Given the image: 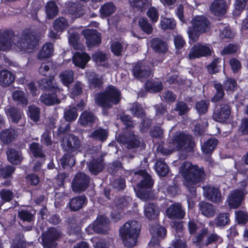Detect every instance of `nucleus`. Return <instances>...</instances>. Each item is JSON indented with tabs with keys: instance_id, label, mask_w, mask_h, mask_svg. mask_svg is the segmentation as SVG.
Here are the masks:
<instances>
[{
	"instance_id": "nucleus-1",
	"label": "nucleus",
	"mask_w": 248,
	"mask_h": 248,
	"mask_svg": "<svg viewBox=\"0 0 248 248\" xmlns=\"http://www.w3.org/2000/svg\"><path fill=\"white\" fill-rule=\"evenodd\" d=\"M38 40L36 32L30 30H24L20 36L15 35L13 31H0V50L6 51L13 49L17 52L32 49Z\"/></svg>"
},
{
	"instance_id": "nucleus-2",
	"label": "nucleus",
	"mask_w": 248,
	"mask_h": 248,
	"mask_svg": "<svg viewBox=\"0 0 248 248\" xmlns=\"http://www.w3.org/2000/svg\"><path fill=\"white\" fill-rule=\"evenodd\" d=\"M179 172L184 179V186L192 195L195 196L198 184L205 177V174L203 168L186 161L180 167Z\"/></svg>"
},
{
	"instance_id": "nucleus-3",
	"label": "nucleus",
	"mask_w": 248,
	"mask_h": 248,
	"mask_svg": "<svg viewBox=\"0 0 248 248\" xmlns=\"http://www.w3.org/2000/svg\"><path fill=\"white\" fill-rule=\"evenodd\" d=\"M194 146L191 136L179 132L169 140L167 147L164 146L161 148V152L164 155H168L177 150L191 152Z\"/></svg>"
},
{
	"instance_id": "nucleus-4",
	"label": "nucleus",
	"mask_w": 248,
	"mask_h": 248,
	"mask_svg": "<svg viewBox=\"0 0 248 248\" xmlns=\"http://www.w3.org/2000/svg\"><path fill=\"white\" fill-rule=\"evenodd\" d=\"M140 231V225L136 220L125 223L119 229L120 236L124 245L127 248L134 247L137 243Z\"/></svg>"
},
{
	"instance_id": "nucleus-5",
	"label": "nucleus",
	"mask_w": 248,
	"mask_h": 248,
	"mask_svg": "<svg viewBox=\"0 0 248 248\" xmlns=\"http://www.w3.org/2000/svg\"><path fill=\"white\" fill-rule=\"evenodd\" d=\"M120 95L119 90L114 86L110 85L106 89L105 93L96 94L95 101L98 105L102 108H110L113 105L119 102Z\"/></svg>"
},
{
	"instance_id": "nucleus-6",
	"label": "nucleus",
	"mask_w": 248,
	"mask_h": 248,
	"mask_svg": "<svg viewBox=\"0 0 248 248\" xmlns=\"http://www.w3.org/2000/svg\"><path fill=\"white\" fill-rule=\"evenodd\" d=\"M192 26L189 27L187 33L189 38L193 42L196 41L201 33H205L210 30V22L204 16H196L191 20Z\"/></svg>"
},
{
	"instance_id": "nucleus-7",
	"label": "nucleus",
	"mask_w": 248,
	"mask_h": 248,
	"mask_svg": "<svg viewBox=\"0 0 248 248\" xmlns=\"http://www.w3.org/2000/svg\"><path fill=\"white\" fill-rule=\"evenodd\" d=\"M212 47L208 44L197 43L190 49L188 58L190 60L200 58L211 55Z\"/></svg>"
},
{
	"instance_id": "nucleus-8",
	"label": "nucleus",
	"mask_w": 248,
	"mask_h": 248,
	"mask_svg": "<svg viewBox=\"0 0 248 248\" xmlns=\"http://www.w3.org/2000/svg\"><path fill=\"white\" fill-rule=\"evenodd\" d=\"M61 144L64 150L69 152L76 151L81 146V141L78 137L73 134L65 135Z\"/></svg>"
},
{
	"instance_id": "nucleus-9",
	"label": "nucleus",
	"mask_w": 248,
	"mask_h": 248,
	"mask_svg": "<svg viewBox=\"0 0 248 248\" xmlns=\"http://www.w3.org/2000/svg\"><path fill=\"white\" fill-rule=\"evenodd\" d=\"M90 183L89 177L83 172L77 173L72 183L73 190L76 192H81L86 189Z\"/></svg>"
},
{
	"instance_id": "nucleus-10",
	"label": "nucleus",
	"mask_w": 248,
	"mask_h": 248,
	"mask_svg": "<svg viewBox=\"0 0 248 248\" xmlns=\"http://www.w3.org/2000/svg\"><path fill=\"white\" fill-rule=\"evenodd\" d=\"M117 140L119 142L126 145V147L129 149L137 148L140 144L139 137L132 132L120 135L118 137Z\"/></svg>"
},
{
	"instance_id": "nucleus-11",
	"label": "nucleus",
	"mask_w": 248,
	"mask_h": 248,
	"mask_svg": "<svg viewBox=\"0 0 248 248\" xmlns=\"http://www.w3.org/2000/svg\"><path fill=\"white\" fill-rule=\"evenodd\" d=\"M246 192L240 189L233 190L229 193L226 202L231 208H236L241 204L246 195Z\"/></svg>"
},
{
	"instance_id": "nucleus-12",
	"label": "nucleus",
	"mask_w": 248,
	"mask_h": 248,
	"mask_svg": "<svg viewBox=\"0 0 248 248\" xmlns=\"http://www.w3.org/2000/svg\"><path fill=\"white\" fill-rule=\"evenodd\" d=\"M205 236H206L204 242L205 246H208L211 244L220 243L223 241L221 237L215 232L208 233L207 228H203L201 230V232L196 236L197 241L201 242Z\"/></svg>"
},
{
	"instance_id": "nucleus-13",
	"label": "nucleus",
	"mask_w": 248,
	"mask_h": 248,
	"mask_svg": "<svg viewBox=\"0 0 248 248\" xmlns=\"http://www.w3.org/2000/svg\"><path fill=\"white\" fill-rule=\"evenodd\" d=\"M150 230L152 234V237L148 244V248H157L158 247V239L159 238H162L165 236L166 230L165 228L156 224L152 226Z\"/></svg>"
},
{
	"instance_id": "nucleus-14",
	"label": "nucleus",
	"mask_w": 248,
	"mask_h": 248,
	"mask_svg": "<svg viewBox=\"0 0 248 248\" xmlns=\"http://www.w3.org/2000/svg\"><path fill=\"white\" fill-rule=\"evenodd\" d=\"M203 195L209 201L218 203L222 200L220 190L214 186H206L203 187Z\"/></svg>"
},
{
	"instance_id": "nucleus-15",
	"label": "nucleus",
	"mask_w": 248,
	"mask_h": 248,
	"mask_svg": "<svg viewBox=\"0 0 248 248\" xmlns=\"http://www.w3.org/2000/svg\"><path fill=\"white\" fill-rule=\"evenodd\" d=\"M137 178L140 180V183L137 184L139 188H150L153 185V181L151 176L145 170H141L133 173V179L131 181L135 182Z\"/></svg>"
},
{
	"instance_id": "nucleus-16",
	"label": "nucleus",
	"mask_w": 248,
	"mask_h": 248,
	"mask_svg": "<svg viewBox=\"0 0 248 248\" xmlns=\"http://www.w3.org/2000/svg\"><path fill=\"white\" fill-rule=\"evenodd\" d=\"M88 166L90 172L93 174L97 175L102 171L104 167V163L101 153L98 152L93 155Z\"/></svg>"
},
{
	"instance_id": "nucleus-17",
	"label": "nucleus",
	"mask_w": 248,
	"mask_h": 248,
	"mask_svg": "<svg viewBox=\"0 0 248 248\" xmlns=\"http://www.w3.org/2000/svg\"><path fill=\"white\" fill-rule=\"evenodd\" d=\"M40 86L42 89H47L49 90H55V95L59 99H64L65 97V94L61 92L60 89L58 87L57 84L54 82V77H51L50 78H45L40 80L39 82Z\"/></svg>"
},
{
	"instance_id": "nucleus-18",
	"label": "nucleus",
	"mask_w": 248,
	"mask_h": 248,
	"mask_svg": "<svg viewBox=\"0 0 248 248\" xmlns=\"http://www.w3.org/2000/svg\"><path fill=\"white\" fill-rule=\"evenodd\" d=\"M152 63L146 62H140L135 65L133 69V75L138 78H147L151 74L150 66Z\"/></svg>"
},
{
	"instance_id": "nucleus-19",
	"label": "nucleus",
	"mask_w": 248,
	"mask_h": 248,
	"mask_svg": "<svg viewBox=\"0 0 248 248\" xmlns=\"http://www.w3.org/2000/svg\"><path fill=\"white\" fill-rule=\"evenodd\" d=\"M61 233L55 228H50L46 232L43 234V241L45 248H54L55 246L54 241L58 239Z\"/></svg>"
},
{
	"instance_id": "nucleus-20",
	"label": "nucleus",
	"mask_w": 248,
	"mask_h": 248,
	"mask_svg": "<svg viewBox=\"0 0 248 248\" xmlns=\"http://www.w3.org/2000/svg\"><path fill=\"white\" fill-rule=\"evenodd\" d=\"M82 34L86 39L88 47L97 46L101 42V35L95 30H84L82 31Z\"/></svg>"
},
{
	"instance_id": "nucleus-21",
	"label": "nucleus",
	"mask_w": 248,
	"mask_h": 248,
	"mask_svg": "<svg viewBox=\"0 0 248 248\" xmlns=\"http://www.w3.org/2000/svg\"><path fill=\"white\" fill-rule=\"evenodd\" d=\"M228 5L224 0H214L209 6L211 13L216 16H221L226 14Z\"/></svg>"
},
{
	"instance_id": "nucleus-22",
	"label": "nucleus",
	"mask_w": 248,
	"mask_h": 248,
	"mask_svg": "<svg viewBox=\"0 0 248 248\" xmlns=\"http://www.w3.org/2000/svg\"><path fill=\"white\" fill-rule=\"evenodd\" d=\"M108 219L105 216H99L93 223V229L97 233H107L108 231Z\"/></svg>"
},
{
	"instance_id": "nucleus-23",
	"label": "nucleus",
	"mask_w": 248,
	"mask_h": 248,
	"mask_svg": "<svg viewBox=\"0 0 248 248\" xmlns=\"http://www.w3.org/2000/svg\"><path fill=\"white\" fill-rule=\"evenodd\" d=\"M167 216L171 219H182L185 216V212L181 205L179 203H174L170 205L166 211Z\"/></svg>"
},
{
	"instance_id": "nucleus-24",
	"label": "nucleus",
	"mask_w": 248,
	"mask_h": 248,
	"mask_svg": "<svg viewBox=\"0 0 248 248\" xmlns=\"http://www.w3.org/2000/svg\"><path fill=\"white\" fill-rule=\"evenodd\" d=\"M231 114L230 106L227 104L220 105V108L213 115L214 119L219 122H224L227 120Z\"/></svg>"
},
{
	"instance_id": "nucleus-25",
	"label": "nucleus",
	"mask_w": 248,
	"mask_h": 248,
	"mask_svg": "<svg viewBox=\"0 0 248 248\" xmlns=\"http://www.w3.org/2000/svg\"><path fill=\"white\" fill-rule=\"evenodd\" d=\"M230 215L227 213L218 214L213 221L209 222L210 225H214L219 228H224L230 224Z\"/></svg>"
},
{
	"instance_id": "nucleus-26",
	"label": "nucleus",
	"mask_w": 248,
	"mask_h": 248,
	"mask_svg": "<svg viewBox=\"0 0 248 248\" xmlns=\"http://www.w3.org/2000/svg\"><path fill=\"white\" fill-rule=\"evenodd\" d=\"M97 121V117L93 113L87 111H83L78 119L79 124L84 126H91Z\"/></svg>"
},
{
	"instance_id": "nucleus-27",
	"label": "nucleus",
	"mask_w": 248,
	"mask_h": 248,
	"mask_svg": "<svg viewBox=\"0 0 248 248\" xmlns=\"http://www.w3.org/2000/svg\"><path fill=\"white\" fill-rule=\"evenodd\" d=\"M90 60V56L85 53L77 52L73 58L74 63L77 66L84 68L88 62Z\"/></svg>"
},
{
	"instance_id": "nucleus-28",
	"label": "nucleus",
	"mask_w": 248,
	"mask_h": 248,
	"mask_svg": "<svg viewBox=\"0 0 248 248\" xmlns=\"http://www.w3.org/2000/svg\"><path fill=\"white\" fill-rule=\"evenodd\" d=\"M15 79V75L11 72L3 70L0 71V85L7 87L12 83Z\"/></svg>"
},
{
	"instance_id": "nucleus-29",
	"label": "nucleus",
	"mask_w": 248,
	"mask_h": 248,
	"mask_svg": "<svg viewBox=\"0 0 248 248\" xmlns=\"http://www.w3.org/2000/svg\"><path fill=\"white\" fill-rule=\"evenodd\" d=\"M158 207L154 204L148 203L144 207V215L150 220L155 219L159 215Z\"/></svg>"
},
{
	"instance_id": "nucleus-30",
	"label": "nucleus",
	"mask_w": 248,
	"mask_h": 248,
	"mask_svg": "<svg viewBox=\"0 0 248 248\" xmlns=\"http://www.w3.org/2000/svg\"><path fill=\"white\" fill-rule=\"evenodd\" d=\"M199 205L202 214L204 216L210 217L214 216L216 208L211 203L202 201L199 203Z\"/></svg>"
},
{
	"instance_id": "nucleus-31",
	"label": "nucleus",
	"mask_w": 248,
	"mask_h": 248,
	"mask_svg": "<svg viewBox=\"0 0 248 248\" xmlns=\"http://www.w3.org/2000/svg\"><path fill=\"white\" fill-rule=\"evenodd\" d=\"M108 135V133L107 130L102 128H99L93 131L89 137L94 140L103 142L107 140Z\"/></svg>"
},
{
	"instance_id": "nucleus-32",
	"label": "nucleus",
	"mask_w": 248,
	"mask_h": 248,
	"mask_svg": "<svg viewBox=\"0 0 248 248\" xmlns=\"http://www.w3.org/2000/svg\"><path fill=\"white\" fill-rule=\"evenodd\" d=\"M6 154L9 161L12 164H18L22 159L20 153L13 149H8Z\"/></svg>"
},
{
	"instance_id": "nucleus-33",
	"label": "nucleus",
	"mask_w": 248,
	"mask_h": 248,
	"mask_svg": "<svg viewBox=\"0 0 248 248\" xmlns=\"http://www.w3.org/2000/svg\"><path fill=\"white\" fill-rule=\"evenodd\" d=\"M53 53V46L51 43H46L42 47L37 55L38 59L41 60L51 57Z\"/></svg>"
},
{
	"instance_id": "nucleus-34",
	"label": "nucleus",
	"mask_w": 248,
	"mask_h": 248,
	"mask_svg": "<svg viewBox=\"0 0 248 248\" xmlns=\"http://www.w3.org/2000/svg\"><path fill=\"white\" fill-rule=\"evenodd\" d=\"M151 47L157 52H164L167 48L165 42L158 38H154L151 40Z\"/></svg>"
},
{
	"instance_id": "nucleus-35",
	"label": "nucleus",
	"mask_w": 248,
	"mask_h": 248,
	"mask_svg": "<svg viewBox=\"0 0 248 248\" xmlns=\"http://www.w3.org/2000/svg\"><path fill=\"white\" fill-rule=\"evenodd\" d=\"M84 196H79L71 200L69 202V207L71 210L76 211L81 208L86 201Z\"/></svg>"
},
{
	"instance_id": "nucleus-36",
	"label": "nucleus",
	"mask_w": 248,
	"mask_h": 248,
	"mask_svg": "<svg viewBox=\"0 0 248 248\" xmlns=\"http://www.w3.org/2000/svg\"><path fill=\"white\" fill-rule=\"evenodd\" d=\"M16 136V132L13 128L7 129L0 133V140L5 144L10 142L14 139Z\"/></svg>"
},
{
	"instance_id": "nucleus-37",
	"label": "nucleus",
	"mask_w": 248,
	"mask_h": 248,
	"mask_svg": "<svg viewBox=\"0 0 248 248\" xmlns=\"http://www.w3.org/2000/svg\"><path fill=\"white\" fill-rule=\"evenodd\" d=\"M145 87L149 92L155 93L160 91L163 88V85L160 81L152 80L146 82Z\"/></svg>"
},
{
	"instance_id": "nucleus-38",
	"label": "nucleus",
	"mask_w": 248,
	"mask_h": 248,
	"mask_svg": "<svg viewBox=\"0 0 248 248\" xmlns=\"http://www.w3.org/2000/svg\"><path fill=\"white\" fill-rule=\"evenodd\" d=\"M59 78L61 82L66 86H68L74 80V72L71 70H67L62 72Z\"/></svg>"
},
{
	"instance_id": "nucleus-39",
	"label": "nucleus",
	"mask_w": 248,
	"mask_h": 248,
	"mask_svg": "<svg viewBox=\"0 0 248 248\" xmlns=\"http://www.w3.org/2000/svg\"><path fill=\"white\" fill-rule=\"evenodd\" d=\"M116 10V7L112 2H107L100 8L99 12L102 17H107L112 14Z\"/></svg>"
},
{
	"instance_id": "nucleus-40",
	"label": "nucleus",
	"mask_w": 248,
	"mask_h": 248,
	"mask_svg": "<svg viewBox=\"0 0 248 248\" xmlns=\"http://www.w3.org/2000/svg\"><path fill=\"white\" fill-rule=\"evenodd\" d=\"M218 141L215 138H211L205 142L202 147V151L205 154L211 153L215 149Z\"/></svg>"
},
{
	"instance_id": "nucleus-41",
	"label": "nucleus",
	"mask_w": 248,
	"mask_h": 248,
	"mask_svg": "<svg viewBox=\"0 0 248 248\" xmlns=\"http://www.w3.org/2000/svg\"><path fill=\"white\" fill-rule=\"evenodd\" d=\"M58 11V8L54 1H49L46 3V12L48 18H53L57 15Z\"/></svg>"
},
{
	"instance_id": "nucleus-42",
	"label": "nucleus",
	"mask_w": 248,
	"mask_h": 248,
	"mask_svg": "<svg viewBox=\"0 0 248 248\" xmlns=\"http://www.w3.org/2000/svg\"><path fill=\"white\" fill-rule=\"evenodd\" d=\"M155 170L157 174L162 176H166L169 172L168 165L163 160H157L155 163Z\"/></svg>"
},
{
	"instance_id": "nucleus-43",
	"label": "nucleus",
	"mask_w": 248,
	"mask_h": 248,
	"mask_svg": "<svg viewBox=\"0 0 248 248\" xmlns=\"http://www.w3.org/2000/svg\"><path fill=\"white\" fill-rule=\"evenodd\" d=\"M13 98L14 101L24 106L28 104L27 94L23 91H16L13 93Z\"/></svg>"
},
{
	"instance_id": "nucleus-44",
	"label": "nucleus",
	"mask_w": 248,
	"mask_h": 248,
	"mask_svg": "<svg viewBox=\"0 0 248 248\" xmlns=\"http://www.w3.org/2000/svg\"><path fill=\"white\" fill-rule=\"evenodd\" d=\"M42 102L47 106L60 103L59 99H57L55 94H45L40 97Z\"/></svg>"
},
{
	"instance_id": "nucleus-45",
	"label": "nucleus",
	"mask_w": 248,
	"mask_h": 248,
	"mask_svg": "<svg viewBox=\"0 0 248 248\" xmlns=\"http://www.w3.org/2000/svg\"><path fill=\"white\" fill-rule=\"evenodd\" d=\"M69 24L67 20L64 17H61L55 20L53 27L57 31H62L67 29Z\"/></svg>"
},
{
	"instance_id": "nucleus-46",
	"label": "nucleus",
	"mask_w": 248,
	"mask_h": 248,
	"mask_svg": "<svg viewBox=\"0 0 248 248\" xmlns=\"http://www.w3.org/2000/svg\"><path fill=\"white\" fill-rule=\"evenodd\" d=\"M6 112L12 119V121L15 123L18 122L23 115L21 110L14 107L9 108L7 109Z\"/></svg>"
},
{
	"instance_id": "nucleus-47",
	"label": "nucleus",
	"mask_w": 248,
	"mask_h": 248,
	"mask_svg": "<svg viewBox=\"0 0 248 248\" xmlns=\"http://www.w3.org/2000/svg\"><path fill=\"white\" fill-rule=\"evenodd\" d=\"M78 113L75 107H69L64 110V117L68 122H72L76 120L78 117Z\"/></svg>"
},
{
	"instance_id": "nucleus-48",
	"label": "nucleus",
	"mask_w": 248,
	"mask_h": 248,
	"mask_svg": "<svg viewBox=\"0 0 248 248\" xmlns=\"http://www.w3.org/2000/svg\"><path fill=\"white\" fill-rule=\"evenodd\" d=\"M160 25L162 30H166L167 29H174L175 27L176 23L173 18L161 17Z\"/></svg>"
},
{
	"instance_id": "nucleus-49",
	"label": "nucleus",
	"mask_w": 248,
	"mask_h": 248,
	"mask_svg": "<svg viewBox=\"0 0 248 248\" xmlns=\"http://www.w3.org/2000/svg\"><path fill=\"white\" fill-rule=\"evenodd\" d=\"M92 59L98 64L106 66L107 64V58L105 54L102 52H95L92 56Z\"/></svg>"
},
{
	"instance_id": "nucleus-50",
	"label": "nucleus",
	"mask_w": 248,
	"mask_h": 248,
	"mask_svg": "<svg viewBox=\"0 0 248 248\" xmlns=\"http://www.w3.org/2000/svg\"><path fill=\"white\" fill-rule=\"evenodd\" d=\"M219 31L220 32L219 37L222 39L224 38H231L233 36V32L230 27L220 24L219 26Z\"/></svg>"
},
{
	"instance_id": "nucleus-51",
	"label": "nucleus",
	"mask_w": 248,
	"mask_h": 248,
	"mask_svg": "<svg viewBox=\"0 0 248 248\" xmlns=\"http://www.w3.org/2000/svg\"><path fill=\"white\" fill-rule=\"evenodd\" d=\"M88 80L90 85L94 87H99L102 83L101 77L93 72L89 73Z\"/></svg>"
},
{
	"instance_id": "nucleus-52",
	"label": "nucleus",
	"mask_w": 248,
	"mask_h": 248,
	"mask_svg": "<svg viewBox=\"0 0 248 248\" xmlns=\"http://www.w3.org/2000/svg\"><path fill=\"white\" fill-rule=\"evenodd\" d=\"M91 241L94 248H108L109 246L107 241L98 237H94L91 238Z\"/></svg>"
},
{
	"instance_id": "nucleus-53",
	"label": "nucleus",
	"mask_w": 248,
	"mask_h": 248,
	"mask_svg": "<svg viewBox=\"0 0 248 248\" xmlns=\"http://www.w3.org/2000/svg\"><path fill=\"white\" fill-rule=\"evenodd\" d=\"M237 82L233 78H228L224 82V89L228 93H231L233 92L237 89Z\"/></svg>"
},
{
	"instance_id": "nucleus-54",
	"label": "nucleus",
	"mask_w": 248,
	"mask_h": 248,
	"mask_svg": "<svg viewBox=\"0 0 248 248\" xmlns=\"http://www.w3.org/2000/svg\"><path fill=\"white\" fill-rule=\"evenodd\" d=\"M220 62V58H214L212 62L207 67L208 72L211 74H215L218 72L220 67L219 64Z\"/></svg>"
},
{
	"instance_id": "nucleus-55",
	"label": "nucleus",
	"mask_w": 248,
	"mask_h": 248,
	"mask_svg": "<svg viewBox=\"0 0 248 248\" xmlns=\"http://www.w3.org/2000/svg\"><path fill=\"white\" fill-rule=\"evenodd\" d=\"M126 46L127 45L124 43L121 44L118 42H114L111 46V51L115 55L118 56L121 55V53Z\"/></svg>"
},
{
	"instance_id": "nucleus-56",
	"label": "nucleus",
	"mask_w": 248,
	"mask_h": 248,
	"mask_svg": "<svg viewBox=\"0 0 248 248\" xmlns=\"http://www.w3.org/2000/svg\"><path fill=\"white\" fill-rule=\"evenodd\" d=\"M214 88L216 90V93L212 98V102H217L222 99L225 93L222 88V85L220 83H215Z\"/></svg>"
},
{
	"instance_id": "nucleus-57",
	"label": "nucleus",
	"mask_w": 248,
	"mask_h": 248,
	"mask_svg": "<svg viewBox=\"0 0 248 248\" xmlns=\"http://www.w3.org/2000/svg\"><path fill=\"white\" fill-rule=\"evenodd\" d=\"M60 163L63 168L67 166L72 167L75 164V159L72 155L66 154L60 159Z\"/></svg>"
},
{
	"instance_id": "nucleus-58",
	"label": "nucleus",
	"mask_w": 248,
	"mask_h": 248,
	"mask_svg": "<svg viewBox=\"0 0 248 248\" xmlns=\"http://www.w3.org/2000/svg\"><path fill=\"white\" fill-rule=\"evenodd\" d=\"M138 23L142 30L146 33L150 34L152 32L153 27L146 19L143 18H140Z\"/></svg>"
},
{
	"instance_id": "nucleus-59",
	"label": "nucleus",
	"mask_w": 248,
	"mask_h": 248,
	"mask_svg": "<svg viewBox=\"0 0 248 248\" xmlns=\"http://www.w3.org/2000/svg\"><path fill=\"white\" fill-rule=\"evenodd\" d=\"M29 115L30 118L34 122H37L40 118V109L35 106L29 107Z\"/></svg>"
},
{
	"instance_id": "nucleus-60",
	"label": "nucleus",
	"mask_w": 248,
	"mask_h": 248,
	"mask_svg": "<svg viewBox=\"0 0 248 248\" xmlns=\"http://www.w3.org/2000/svg\"><path fill=\"white\" fill-rule=\"evenodd\" d=\"M129 1L131 6L140 9L145 8L150 3V0H129Z\"/></svg>"
},
{
	"instance_id": "nucleus-61",
	"label": "nucleus",
	"mask_w": 248,
	"mask_h": 248,
	"mask_svg": "<svg viewBox=\"0 0 248 248\" xmlns=\"http://www.w3.org/2000/svg\"><path fill=\"white\" fill-rule=\"evenodd\" d=\"M30 151L34 156L43 157L44 155L42 152L40 145L35 142H33L30 145Z\"/></svg>"
},
{
	"instance_id": "nucleus-62",
	"label": "nucleus",
	"mask_w": 248,
	"mask_h": 248,
	"mask_svg": "<svg viewBox=\"0 0 248 248\" xmlns=\"http://www.w3.org/2000/svg\"><path fill=\"white\" fill-rule=\"evenodd\" d=\"M52 68V63L51 62H42L39 68V72L43 76H46Z\"/></svg>"
},
{
	"instance_id": "nucleus-63",
	"label": "nucleus",
	"mask_w": 248,
	"mask_h": 248,
	"mask_svg": "<svg viewBox=\"0 0 248 248\" xmlns=\"http://www.w3.org/2000/svg\"><path fill=\"white\" fill-rule=\"evenodd\" d=\"M235 217L238 223L245 224L248 220V214L243 211H238L235 213Z\"/></svg>"
},
{
	"instance_id": "nucleus-64",
	"label": "nucleus",
	"mask_w": 248,
	"mask_h": 248,
	"mask_svg": "<svg viewBox=\"0 0 248 248\" xmlns=\"http://www.w3.org/2000/svg\"><path fill=\"white\" fill-rule=\"evenodd\" d=\"M147 15L153 22H156L159 17L158 10L155 7H150L147 12Z\"/></svg>"
}]
</instances>
